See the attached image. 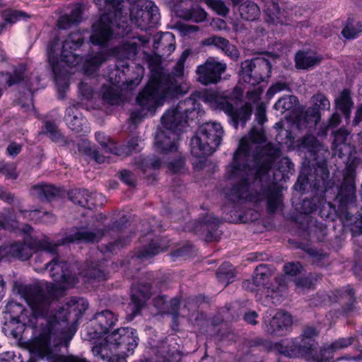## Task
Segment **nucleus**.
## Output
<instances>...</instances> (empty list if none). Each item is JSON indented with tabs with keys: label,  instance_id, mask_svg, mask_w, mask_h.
I'll return each instance as SVG.
<instances>
[{
	"label": "nucleus",
	"instance_id": "38",
	"mask_svg": "<svg viewBox=\"0 0 362 362\" xmlns=\"http://www.w3.org/2000/svg\"><path fill=\"white\" fill-rule=\"evenodd\" d=\"M239 12L241 18L246 21H254L260 14L259 6L252 1L243 3L239 7Z\"/></svg>",
	"mask_w": 362,
	"mask_h": 362
},
{
	"label": "nucleus",
	"instance_id": "30",
	"mask_svg": "<svg viewBox=\"0 0 362 362\" xmlns=\"http://www.w3.org/2000/svg\"><path fill=\"white\" fill-rule=\"evenodd\" d=\"M220 221L212 214H207L199 222L200 230L206 232V241L213 242L218 240L220 233L218 230Z\"/></svg>",
	"mask_w": 362,
	"mask_h": 362
},
{
	"label": "nucleus",
	"instance_id": "48",
	"mask_svg": "<svg viewBox=\"0 0 362 362\" xmlns=\"http://www.w3.org/2000/svg\"><path fill=\"white\" fill-rule=\"evenodd\" d=\"M95 139L101 145L105 153H110L114 154L115 151L116 144L114 141H110L106 138L105 134L101 132L95 133Z\"/></svg>",
	"mask_w": 362,
	"mask_h": 362
},
{
	"label": "nucleus",
	"instance_id": "20",
	"mask_svg": "<svg viewBox=\"0 0 362 362\" xmlns=\"http://www.w3.org/2000/svg\"><path fill=\"white\" fill-rule=\"evenodd\" d=\"M70 200L82 207L90 209L103 205L105 200L101 194L90 193L86 189H74L68 193Z\"/></svg>",
	"mask_w": 362,
	"mask_h": 362
},
{
	"label": "nucleus",
	"instance_id": "55",
	"mask_svg": "<svg viewBox=\"0 0 362 362\" xmlns=\"http://www.w3.org/2000/svg\"><path fill=\"white\" fill-rule=\"evenodd\" d=\"M16 207L19 210V212L21 214L23 218L29 221H37L39 219V214L40 211L37 209L33 210H23L21 206V203L20 200L17 201Z\"/></svg>",
	"mask_w": 362,
	"mask_h": 362
},
{
	"label": "nucleus",
	"instance_id": "51",
	"mask_svg": "<svg viewBox=\"0 0 362 362\" xmlns=\"http://www.w3.org/2000/svg\"><path fill=\"white\" fill-rule=\"evenodd\" d=\"M0 172L8 180H16L18 176L13 163L0 164Z\"/></svg>",
	"mask_w": 362,
	"mask_h": 362
},
{
	"label": "nucleus",
	"instance_id": "56",
	"mask_svg": "<svg viewBox=\"0 0 362 362\" xmlns=\"http://www.w3.org/2000/svg\"><path fill=\"white\" fill-rule=\"evenodd\" d=\"M18 223L15 217H11L4 214H0V227L4 229L14 230L17 228Z\"/></svg>",
	"mask_w": 362,
	"mask_h": 362
},
{
	"label": "nucleus",
	"instance_id": "40",
	"mask_svg": "<svg viewBox=\"0 0 362 362\" xmlns=\"http://www.w3.org/2000/svg\"><path fill=\"white\" fill-rule=\"evenodd\" d=\"M216 276L218 281L226 286L233 282L235 277L233 266L228 263H223L218 269Z\"/></svg>",
	"mask_w": 362,
	"mask_h": 362
},
{
	"label": "nucleus",
	"instance_id": "1",
	"mask_svg": "<svg viewBox=\"0 0 362 362\" xmlns=\"http://www.w3.org/2000/svg\"><path fill=\"white\" fill-rule=\"evenodd\" d=\"M267 121L264 105L259 104L255 122L248 135L240 141L233 154L232 163L227 166L226 176L235 184L228 194L233 202L252 201L257 194V187L271 170L274 162L280 157L279 144H260L266 140L263 124Z\"/></svg>",
	"mask_w": 362,
	"mask_h": 362
},
{
	"label": "nucleus",
	"instance_id": "50",
	"mask_svg": "<svg viewBox=\"0 0 362 362\" xmlns=\"http://www.w3.org/2000/svg\"><path fill=\"white\" fill-rule=\"evenodd\" d=\"M103 98L111 105H117L120 102L119 94L111 87L103 86Z\"/></svg>",
	"mask_w": 362,
	"mask_h": 362
},
{
	"label": "nucleus",
	"instance_id": "7",
	"mask_svg": "<svg viewBox=\"0 0 362 362\" xmlns=\"http://www.w3.org/2000/svg\"><path fill=\"white\" fill-rule=\"evenodd\" d=\"M2 249L6 256L26 260L35 251H40L42 256L54 255L57 252V245L50 243L47 238L40 240L27 235L23 243L16 242L4 246Z\"/></svg>",
	"mask_w": 362,
	"mask_h": 362
},
{
	"label": "nucleus",
	"instance_id": "63",
	"mask_svg": "<svg viewBox=\"0 0 362 362\" xmlns=\"http://www.w3.org/2000/svg\"><path fill=\"white\" fill-rule=\"evenodd\" d=\"M319 332L314 327H306L303 329L302 336L300 339H304V340L307 339H315L314 338L317 336Z\"/></svg>",
	"mask_w": 362,
	"mask_h": 362
},
{
	"label": "nucleus",
	"instance_id": "3",
	"mask_svg": "<svg viewBox=\"0 0 362 362\" xmlns=\"http://www.w3.org/2000/svg\"><path fill=\"white\" fill-rule=\"evenodd\" d=\"M178 95L176 82L165 74H153L145 87L136 97V103L143 111L154 114L157 107Z\"/></svg>",
	"mask_w": 362,
	"mask_h": 362
},
{
	"label": "nucleus",
	"instance_id": "42",
	"mask_svg": "<svg viewBox=\"0 0 362 362\" xmlns=\"http://www.w3.org/2000/svg\"><path fill=\"white\" fill-rule=\"evenodd\" d=\"M355 341V337L353 336L339 338L333 341L331 344H329L327 347L325 348L323 351L325 353H330L334 351H341L349 346H351L354 341Z\"/></svg>",
	"mask_w": 362,
	"mask_h": 362
},
{
	"label": "nucleus",
	"instance_id": "28",
	"mask_svg": "<svg viewBox=\"0 0 362 362\" xmlns=\"http://www.w3.org/2000/svg\"><path fill=\"white\" fill-rule=\"evenodd\" d=\"M311 103L313 106L307 110L306 114L317 123L321 118L320 112L329 110L330 102L325 94L319 93L311 98Z\"/></svg>",
	"mask_w": 362,
	"mask_h": 362
},
{
	"label": "nucleus",
	"instance_id": "36",
	"mask_svg": "<svg viewBox=\"0 0 362 362\" xmlns=\"http://www.w3.org/2000/svg\"><path fill=\"white\" fill-rule=\"evenodd\" d=\"M81 19V9L80 7H75L70 15H63L59 17L57 21V25L60 29H68L72 25L78 23Z\"/></svg>",
	"mask_w": 362,
	"mask_h": 362
},
{
	"label": "nucleus",
	"instance_id": "10",
	"mask_svg": "<svg viewBox=\"0 0 362 362\" xmlns=\"http://www.w3.org/2000/svg\"><path fill=\"white\" fill-rule=\"evenodd\" d=\"M202 100L205 103H208L211 107L224 111L230 116L235 129L238 128L239 122L244 125L250 119L252 114L250 104L246 103L241 107L235 109L226 97L216 91L210 90L204 93L202 95Z\"/></svg>",
	"mask_w": 362,
	"mask_h": 362
},
{
	"label": "nucleus",
	"instance_id": "17",
	"mask_svg": "<svg viewBox=\"0 0 362 362\" xmlns=\"http://www.w3.org/2000/svg\"><path fill=\"white\" fill-rule=\"evenodd\" d=\"M84 42L81 33H70L64 41L60 54L61 63L75 66L82 62V57L74 53Z\"/></svg>",
	"mask_w": 362,
	"mask_h": 362
},
{
	"label": "nucleus",
	"instance_id": "62",
	"mask_svg": "<svg viewBox=\"0 0 362 362\" xmlns=\"http://www.w3.org/2000/svg\"><path fill=\"white\" fill-rule=\"evenodd\" d=\"M184 167L185 160L181 157L175 161L168 163L169 169H170L173 173H180L184 169Z\"/></svg>",
	"mask_w": 362,
	"mask_h": 362
},
{
	"label": "nucleus",
	"instance_id": "37",
	"mask_svg": "<svg viewBox=\"0 0 362 362\" xmlns=\"http://www.w3.org/2000/svg\"><path fill=\"white\" fill-rule=\"evenodd\" d=\"M180 17L195 23H201L206 19L207 13L201 7L196 6L189 9H185L180 11Z\"/></svg>",
	"mask_w": 362,
	"mask_h": 362
},
{
	"label": "nucleus",
	"instance_id": "24",
	"mask_svg": "<svg viewBox=\"0 0 362 362\" xmlns=\"http://www.w3.org/2000/svg\"><path fill=\"white\" fill-rule=\"evenodd\" d=\"M272 350L288 358H296L300 355V351H305V346H300L299 338L285 339L275 343L272 346Z\"/></svg>",
	"mask_w": 362,
	"mask_h": 362
},
{
	"label": "nucleus",
	"instance_id": "19",
	"mask_svg": "<svg viewBox=\"0 0 362 362\" xmlns=\"http://www.w3.org/2000/svg\"><path fill=\"white\" fill-rule=\"evenodd\" d=\"M293 319L291 315L283 311L276 312L272 318L268 317L264 320V329L269 334L282 336L291 327Z\"/></svg>",
	"mask_w": 362,
	"mask_h": 362
},
{
	"label": "nucleus",
	"instance_id": "57",
	"mask_svg": "<svg viewBox=\"0 0 362 362\" xmlns=\"http://www.w3.org/2000/svg\"><path fill=\"white\" fill-rule=\"evenodd\" d=\"M180 302L177 298L172 299L170 303H168L167 308L164 311L173 315V320L175 321L178 316V310L180 308Z\"/></svg>",
	"mask_w": 362,
	"mask_h": 362
},
{
	"label": "nucleus",
	"instance_id": "39",
	"mask_svg": "<svg viewBox=\"0 0 362 362\" xmlns=\"http://www.w3.org/2000/svg\"><path fill=\"white\" fill-rule=\"evenodd\" d=\"M59 191L53 185L40 184L33 186L32 193L40 199H49L57 195Z\"/></svg>",
	"mask_w": 362,
	"mask_h": 362
},
{
	"label": "nucleus",
	"instance_id": "13",
	"mask_svg": "<svg viewBox=\"0 0 362 362\" xmlns=\"http://www.w3.org/2000/svg\"><path fill=\"white\" fill-rule=\"evenodd\" d=\"M117 321V317L109 310L97 313L87 327L83 336V339L92 341L100 338L106 334Z\"/></svg>",
	"mask_w": 362,
	"mask_h": 362
},
{
	"label": "nucleus",
	"instance_id": "59",
	"mask_svg": "<svg viewBox=\"0 0 362 362\" xmlns=\"http://www.w3.org/2000/svg\"><path fill=\"white\" fill-rule=\"evenodd\" d=\"M0 199L10 204L14 203L17 204L18 201L16 199L14 194L4 188L2 186H0Z\"/></svg>",
	"mask_w": 362,
	"mask_h": 362
},
{
	"label": "nucleus",
	"instance_id": "27",
	"mask_svg": "<svg viewBox=\"0 0 362 362\" xmlns=\"http://www.w3.org/2000/svg\"><path fill=\"white\" fill-rule=\"evenodd\" d=\"M149 243L144 246L136 255V257L139 259H149L153 256L164 252L168 247V244L165 239L160 237L151 238H147Z\"/></svg>",
	"mask_w": 362,
	"mask_h": 362
},
{
	"label": "nucleus",
	"instance_id": "8",
	"mask_svg": "<svg viewBox=\"0 0 362 362\" xmlns=\"http://www.w3.org/2000/svg\"><path fill=\"white\" fill-rule=\"evenodd\" d=\"M88 308V301L83 298H72L65 305L57 310L54 313L52 310V303L50 304L49 313L48 314V319L46 320V323H41V328L42 326H46L49 322L51 327H59L62 333V340L64 341L65 335L67 329L69 328L67 322L69 316L73 314L74 319L78 318Z\"/></svg>",
	"mask_w": 362,
	"mask_h": 362
},
{
	"label": "nucleus",
	"instance_id": "61",
	"mask_svg": "<svg viewBox=\"0 0 362 362\" xmlns=\"http://www.w3.org/2000/svg\"><path fill=\"white\" fill-rule=\"evenodd\" d=\"M87 274L90 278L97 279L98 281H104L106 279L105 274L100 268L93 267L90 269Z\"/></svg>",
	"mask_w": 362,
	"mask_h": 362
},
{
	"label": "nucleus",
	"instance_id": "54",
	"mask_svg": "<svg viewBox=\"0 0 362 362\" xmlns=\"http://www.w3.org/2000/svg\"><path fill=\"white\" fill-rule=\"evenodd\" d=\"M124 57L131 59L138 53V45L136 42H125L120 47Z\"/></svg>",
	"mask_w": 362,
	"mask_h": 362
},
{
	"label": "nucleus",
	"instance_id": "45",
	"mask_svg": "<svg viewBox=\"0 0 362 362\" xmlns=\"http://www.w3.org/2000/svg\"><path fill=\"white\" fill-rule=\"evenodd\" d=\"M297 101L298 99L296 96L286 95L280 98L274 104V107L276 110H279L281 112H284L286 110L292 109L295 106Z\"/></svg>",
	"mask_w": 362,
	"mask_h": 362
},
{
	"label": "nucleus",
	"instance_id": "47",
	"mask_svg": "<svg viewBox=\"0 0 362 362\" xmlns=\"http://www.w3.org/2000/svg\"><path fill=\"white\" fill-rule=\"evenodd\" d=\"M79 151L91 157L98 163H105L107 159V157L100 154L95 148H92L89 143L84 142L83 146L79 148Z\"/></svg>",
	"mask_w": 362,
	"mask_h": 362
},
{
	"label": "nucleus",
	"instance_id": "25",
	"mask_svg": "<svg viewBox=\"0 0 362 362\" xmlns=\"http://www.w3.org/2000/svg\"><path fill=\"white\" fill-rule=\"evenodd\" d=\"M92 352L98 359L107 360L108 362H118L119 355H117V346L108 340V335L105 339L92 347Z\"/></svg>",
	"mask_w": 362,
	"mask_h": 362
},
{
	"label": "nucleus",
	"instance_id": "23",
	"mask_svg": "<svg viewBox=\"0 0 362 362\" xmlns=\"http://www.w3.org/2000/svg\"><path fill=\"white\" fill-rule=\"evenodd\" d=\"M151 287L149 284L139 283L132 288L131 303L134 306L133 315H136L151 296Z\"/></svg>",
	"mask_w": 362,
	"mask_h": 362
},
{
	"label": "nucleus",
	"instance_id": "26",
	"mask_svg": "<svg viewBox=\"0 0 362 362\" xmlns=\"http://www.w3.org/2000/svg\"><path fill=\"white\" fill-rule=\"evenodd\" d=\"M65 121L69 128L75 132H88L87 121L79 112L76 106L69 107L66 110Z\"/></svg>",
	"mask_w": 362,
	"mask_h": 362
},
{
	"label": "nucleus",
	"instance_id": "11",
	"mask_svg": "<svg viewBox=\"0 0 362 362\" xmlns=\"http://www.w3.org/2000/svg\"><path fill=\"white\" fill-rule=\"evenodd\" d=\"M45 265L49 271V276L57 284L50 287L47 291H45L46 293L50 292L53 295V300L57 296L58 288L66 290L77 283V278L72 274L68 263L64 260H60L58 256H54Z\"/></svg>",
	"mask_w": 362,
	"mask_h": 362
},
{
	"label": "nucleus",
	"instance_id": "16",
	"mask_svg": "<svg viewBox=\"0 0 362 362\" xmlns=\"http://www.w3.org/2000/svg\"><path fill=\"white\" fill-rule=\"evenodd\" d=\"M226 68V63L214 57H209L204 64L197 66L196 70L197 81L205 86L216 84L221 81V76Z\"/></svg>",
	"mask_w": 362,
	"mask_h": 362
},
{
	"label": "nucleus",
	"instance_id": "15",
	"mask_svg": "<svg viewBox=\"0 0 362 362\" xmlns=\"http://www.w3.org/2000/svg\"><path fill=\"white\" fill-rule=\"evenodd\" d=\"M243 287L246 291L256 292L257 300H261L264 296L267 298H273L275 293L271 289L269 284V274L265 264H259L256 267L255 276L251 280L243 282Z\"/></svg>",
	"mask_w": 362,
	"mask_h": 362
},
{
	"label": "nucleus",
	"instance_id": "49",
	"mask_svg": "<svg viewBox=\"0 0 362 362\" xmlns=\"http://www.w3.org/2000/svg\"><path fill=\"white\" fill-rule=\"evenodd\" d=\"M281 195L276 190L271 191L267 196V209L269 213H274L281 204Z\"/></svg>",
	"mask_w": 362,
	"mask_h": 362
},
{
	"label": "nucleus",
	"instance_id": "53",
	"mask_svg": "<svg viewBox=\"0 0 362 362\" xmlns=\"http://www.w3.org/2000/svg\"><path fill=\"white\" fill-rule=\"evenodd\" d=\"M205 3L219 15L226 16L229 9L221 0H205Z\"/></svg>",
	"mask_w": 362,
	"mask_h": 362
},
{
	"label": "nucleus",
	"instance_id": "35",
	"mask_svg": "<svg viewBox=\"0 0 362 362\" xmlns=\"http://www.w3.org/2000/svg\"><path fill=\"white\" fill-rule=\"evenodd\" d=\"M335 103L337 107L344 114L346 118H349L351 109L354 103L350 95V91L348 89L343 90L339 96L336 98Z\"/></svg>",
	"mask_w": 362,
	"mask_h": 362
},
{
	"label": "nucleus",
	"instance_id": "52",
	"mask_svg": "<svg viewBox=\"0 0 362 362\" xmlns=\"http://www.w3.org/2000/svg\"><path fill=\"white\" fill-rule=\"evenodd\" d=\"M28 16L26 13L17 10H8L4 13V19L6 22H8L11 24Z\"/></svg>",
	"mask_w": 362,
	"mask_h": 362
},
{
	"label": "nucleus",
	"instance_id": "21",
	"mask_svg": "<svg viewBox=\"0 0 362 362\" xmlns=\"http://www.w3.org/2000/svg\"><path fill=\"white\" fill-rule=\"evenodd\" d=\"M180 133L170 130H158L155 136V146L162 153L177 151Z\"/></svg>",
	"mask_w": 362,
	"mask_h": 362
},
{
	"label": "nucleus",
	"instance_id": "6",
	"mask_svg": "<svg viewBox=\"0 0 362 362\" xmlns=\"http://www.w3.org/2000/svg\"><path fill=\"white\" fill-rule=\"evenodd\" d=\"M199 105L192 98L180 101L175 107L165 112L161 117L163 127L170 131L180 133L189 120L197 116Z\"/></svg>",
	"mask_w": 362,
	"mask_h": 362
},
{
	"label": "nucleus",
	"instance_id": "29",
	"mask_svg": "<svg viewBox=\"0 0 362 362\" xmlns=\"http://www.w3.org/2000/svg\"><path fill=\"white\" fill-rule=\"evenodd\" d=\"M203 45L206 46L214 45L221 49L225 54L233 59H237L239 57V53L236 47L224 37L214 35L205 39L203 41Z\"/></svg>",
	"mask_w": 362,
	"mask_h": 362
},
{
	"label": "nucleus",
	"instance_id": "5",
	"mask_svg": "<svg viewBox=\"0 0 362 362\" xmlns=\"http://www.w3.org/2000/svg\"><path fill=\"white\" fill-rule=\"evenodd\" d=\"M49 322L37 329L33 338L30 347L33 353L49 362H68L75 356H64L59 353V346L64 343L62 340V331L58 327H51Z\"/></svg>",
	"mask_w": 362,
	"mask_h": 362
},
{
	"label": "nucleus",
	"instance_id": "12",
	"mask_svg": "<svg viewBox=\"0 0 362 362\" xmlns=\"http://www.w3.org/2000/svg\"><path fill=\"white\" fill-rule=\"evenodd\" d=\"M272 72V64L269 59L258 57L247 59L241 64V76L243 81L255 86L269 78Z\"/></svg>",
	"mask_w": 362,
	"mask_h": 362
},
{
	"label": "nucleus",
	"instance_id": "22",
	"mask_svg": "<svg viewBox=\"0 0 362 362\" xmlns=\"http://www.w3.org/2000/svg\"><path fill=\"white\" fill-rule=\"evenodd\" d=\"M59 46V39L54 38L47 46V57L49 64L52 66L54 75V80L57 86L61 84L67 86V71L64 69L60 70V63L58 60V52H57Z\"/></svg>",
	"mask_w": 362,
	"mask_h": 362
},
{
	"label": "nucleus",
	"instance_id": "58",
	"mask_svg": "<svg viewBox=\"0 0 362 362\" xmlns=\"http://www.w3.org/2000/svg\"><path fill=\"white\" fill-rule=\"evenodd\" d=\"M302 266L299 262H289L284 266V270L288 275L294 276L300 272Z\"/></svg>",
	"mask_w": 362,
	"mask_h": 362
},
{
	"label": "nucleus",
	"instance_id": "43",
	"mask_svg": "<svg viewBox=\"0 0 362 362\" xmlns=\"http://www.w3.org/2000/svg\"><path fill=\"white\" fill-rule=\"evenodd\" d=\"M362 33V24L360 22L349 21L341 31L342 35L348 39H354Z\"/></svg>",
	"mask_w": 362,
	"mask_h": 362
},
{
	"label": "nucleus",
	"instance_id": "14",
	"mask_svg": "<svg viewBox=\"0 0 362 362\" xmlns=\"http://www.w3.org/2000/svg\"><path fill=\"white\" fill-rule=\"evenodd\" d=\"M358 159L354 157L349 158L344 173L343 182L339 189L337 199L345 206L356 201L355 169Z\"/></svg>",
	"mask_w": 362,
	"mask_h": 362
},
{
	"label": "nucleus",
	"instance_id": "44",
	"mask_svg": "<svg viewBox=\"0 0 362 362\" xmlns=\"http://www.w3.org/2000/svg\"><path fill=\"white\" fill-rule=\"evenodd\" d=\"M139 143L140 141L138 139L132 138L129 141L127 145L119 148L116 146L114 154L119 156H127L133 151H140Z\"/></svg>",
	"mask_w": 362,
	"mask_h": 362
},
{
	"label": "nucleus",
	"instance_id": "64",
	"mask_svg": "<svg viewBox=\"0 0 362 362\" xmlns=\"http://www.w3.org/2000/svg\"><path fill=\"white\" fill-rule=\"evenodd\" d=\"M315 206L308 199H304L301 204L298 210L302 214H309L315 210Z\"/></svg>",
	"mask_w": 362,
	"mask_h": 362
},
{
	"label": "nucleus",
	"instance_id": "31",
	"mask_svg": "<svg viewBox=\"0 0 362 362\" xmlns=\"http://www.w3.org/2000/svg\"><path fill=\"white\" fill-rule=\"evenodd\" d=\"M107 59V52L100 49L97 52L88 54L83 64V69L87 74H92L99 70L101 65Z\"/></svg>",
	"mask_w": 362,
	"mask_h": 362
},
{
	"label": "nucleus",
	"instance_id": "46",
	"mask_svg": "<svg viewBox=\"0 0 362 362\" xmlns=\"http://www.w3.org/2000/svg\"><path fill=\"white\" fill-rule=\"evenodd\" d=\"M186 57L183 54L180 57L176 64L175 65L173 70L172 71L171 74H165L163 72H154L153 74H165L167 76H170V78L176 82L177 88H178V93L180 92L178 83L176 79V78H180L182 76L184 73V64L185 62Z\"/></svg>",
	"mask_w": 362,
	"mask_h": 362
},
{
	"label": "nucleus",
	"instance_id": "4",
	"mask_svg": "<svg viewBox=\"0 0 362 362\" xmlns=\"http://www.w3.org/2000/svg\"><path fill=\"white\" fill-rule=\"evenodd\" d=\"M224 132L217 122H205L202 124L196 136L192 138L191 153L194 157L200 158L194 163L197 169L205 167L207 160L205 157L211 155L221 143Z\"/></svg>",
	"mask_w": 362,
	"mask_h": 362
},
{
	"label": "nucleus",
	"instance_id": "18",
	"mask_svg": "<svg viewBox=\"0 0 362 362\" xmlns=\"http://www.w3.org/2000/svg\"><path fill=\"white\" fill-rule=\"evenodd\" d=\"M106 231L107 228H88L86 227L75 228L60 240L59 245L74 243H98L105 235Z\"/></svg>",
	"mask_w": 362,
	"mask_h": 362
},
{
	"label": "nucleus",
	"instance_id": "9",
	"mask_svg": "<svg viewBox=\"0 0 362 362\" xmlns=\"http://www.w3.org/2000/svg\"><path fill=\"white\" fill-rule=\"evenodd\" d=\"M124 8L128 9V21L141 30H146L157 25L160 19L158 8L149 0H140L132 4L131 7L124 4ZM127 25L131 31V27L127 21ZM129 32L127 35H128Z\"/></svg>",
	"mask_w": 362,
	"mask_h": 362
},
{
	"label": "nucleus",
	"instance_id": "32",
	"mask_svg": "<svg viewBox=\"0 0 362 362\" xmlns=\"http://www.w3.org/2000/svg\"><path fill=\"white\" fill-rule=\"evenodd\" d=\"M321 57L311 51H299L295 57L296 66L298 69H308L318 64Z\"/></svg>",
	"mask_w": 362,
	"mask_h": 362
},
{
	"label": "nucleus",
	"instance_id": "41",
	"mask_svg": "<svg viewBox=\"0 0 362 362\" xmlns=\"http://www.w3.org/2000/svg\"><path fill=\"white\" fill-rule=\"evenodd\" d=\"M173 41L174 35L170 33H165L159 37L158 41L155 40L153 50L157 52L159 45H160L163 50L166 49V52L170 53L175 49V45L173 43Z\"/></svg>",
	"mask_w": 362,
	"mask_h": 362
},
{
	"label": "nucleus",
	"instance_id": "34",
	"mask_svg": "<svg viewBox=\"0 0 362 362\" xmlns=\"http://www.w3.org/2000/svg\"><path fill=\"white\" fill-rule=\"evenodd\" d=\"M349 133L344 129H340L334 135V144L335 145V154L341 158L351 151V147L347 146L346 141Z\"/></svg>",
	"mask_w": 362,
	"mask_h": 362
},
{
	"label": "nucleus",
	"instance_id": "60",
	"mask_svg": "<svg viewBox=\"0 0 362 362\" xmlns=\"http://www.w3.org/2000/svg\"><path fill=\"white\" fill-rule=\"evenodd\" d=\"M263 89L260 86L254 88L247 92V98L252 103H256L260 99Z\"/></svg>",
	"mask_w": 362,
	"mask_h": 362
},
{
	"label": "nucleus",
	"instance_id": "33",
	"mask_svg": "<svg viewBox=\"0 0 362 362\" xmlns=\"http://www.w3.org/2000/svg\"><path fill=\"white\" fill-rule=\"evenodd\" d=\"M300 346H305L306 349L305 351H300V355L313 358L316 362H334L332 358H324V354L321 356H317V343L315 339H300Z\"/></svg>",
	"mask_w": 362,
	"mask_h": 362
},
{
	"label": "nucleus",
	"instance_id": "2",
	"mask_svg": "<svg viewBox=\"0 0 362 362\" xmlns=\"http://www.w3.org/2000/svg\"><path fill=\"white\" fill-rule=\"evenodd\" d=\"M18 293L30 308L33 315H28L23 306L16 301L8 303L6 311L13 321L34 329V338L41 323H46V320L48 319L50 304L54 296L50 292L46 293L44 289L37 285L21 286L18 288Z\"/></svg>",
	"mask_w": 362,
	"mask_h": 362
}]
</instances>
